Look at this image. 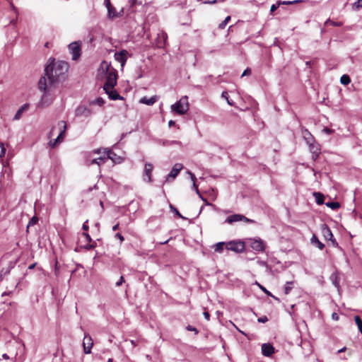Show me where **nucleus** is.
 <instances>
[{
  "instance_id": "obj_1",
  "label": "nucleus",
  "mask_w": 362,
  "mask_h": 362,
  "mask_svg": "<svg viewBox=\"0 0 362 362\" xmlns=\"http://www.w3.org/2000/svg\"><path fill=\"white\" fill-rule=\"evenodd\" d=\"M69 69V64L64 61L54 62L53 59L45 69V76L41 77L38 82L40 90H46L52 87L55 83L64 78Z\"/></svg>"
},
{
  "instance_id": "obj_2",
  "label": "nucleus",
  "mask_w": 362,
  "mask_h": 362,
  "mask_svg": "<svg viewBox=\"0 0 362 362\" xmlns=\"http://www.w3.org/2000/svg\"><path fill=\"white\" fill-rule=\"evenodd\" d=\"M171 110L173 112L178 115H184L189 110L188 97L183 96L178 101L171 105Z\"/></svg>"
},
{
  "instance_id": "obj_3",
  "label": "nucleus",
  "mask_w": 362,
  "mask_h": 362,
  "mask_svg": "<svg viewBox=\"0 0 362 362\" xmlns=\"http://www.w3.org/2000/svg\"><path fill=\"white\" fill-rule=\"evenodd\" d=\"M307 134L309 136L308 138H305V140L307 141V144L309 145V150L312 155V159L313 160H316L320 153V148L317 144L312 142L314 141V138L310 134V133L307 131Z\"/></svg>"
},
{
  "instance_id": "obj_4",
  "label": "nucleus",
  "mask_w": 362,
  "mask_h": 362,
  "mask_svg": "<svg viewBox=\"0 0 362 362\" xmlns=\"http://www.w3.org/2000/svg\"><path fill=\"white\" fill-rule=\"evenodd\" d=\"M226 248L238 253L243 252L245 249V242L240 240H235L227 242Z\"/></svg>"
},
{
  "instance_id": "obj_5",
  "label": "nucleus",
  "mask_w": 362,
  "mask_h": 362,
  "mask_svg": "<svg viewBox=\"0 0 362 362\" xmlns=\"http://www.w3.org/2000/svg\"><path fill=\"white\" fill-rule=\"evenodd\" d=\"M246 245L257 252H263L265 249V243L259 238L247 240L245 242V245Z\"/></svg>"
},
{
  "instance_id": "obj_6",
  "label": "nucleus",
  "mask_w": 362,
  "mask_h": 362,
  "mask_svg": "<svg viewBox=\"0 0 362 362\" xmlns=\"http://www.w3.org/2000/svg\"><path fill=\"white\" fill-rule=\"evenodd\" d=\"M241 221H243L246 223H254L255 222L254 220L248 218L243 214H234L233 215L228 216L225 220L224 223L232 225L236 222Z\"/></svg>"
},
{
  "instance_id": "obj_7",
  "label": "nucleus",
  "mask_w": 362,
  "mask_h": 362,
  "mask_svg": "<svg viewBox=\"0 0 362 362\" xmlns=\"http://www.w3.org/2000/svg\"><path fill=\"white\" fill-rule=\"evenodd\" d=\"M117 85V71L115 69L108 71L103 89L113 88Z\"/></svg>"
},
{
  "instance_id": "obj_8",
  "label": "nucleus",
  "mask_w": 362,
  "mask_h": 362,
  "mask_svg": "<svg viewBox=\"0 0 362 362\" xmlns=\"http://www.w3.org/2000/svg\"><path fill=\"white\" fill-rule=\"evenodd\" d=\"M58 126L61 129V131H60L58 136L56 139L49 141V145L52 148H54L59 143L62 142L64 139V134H65V132L66 129V122L63 120L59 121L58 122Z\"/></svg>"
},
{
  "instance_id": "obj_9",
  "label": "nucleus",
  "mask_w": 362,
  "mask_h": 362,
  "mask_svg": "<svg viewBox=\"0 0 362 362\" xmlns=\"http://www.w3.org/2000/svg\"><path fill=\"white\" fill-rule=\"evenodd\" d=\"M69 49L72 54V59H78L81 55V44L78 42H71L69 45Z\"/></svg>"
},
{
  "instance_id": "obj_10",
  "label": "nucleus",
  "mask_w": 362,
  "mask_h": 362,
  "mask_svg": "<svg viewBox=\"0 0 362 362\" xmlns=\"http://www.w3.org/2000/svg\"><path fill=\"white\" fill-rule=\"evenodd\" d=\"M182 167L183 166L181 163H175L170 172L165 177V182H169L170 180H174L182 169Z\"/></svg>"
},
{
  "instance_id": "obj_11",
  "label": "nucleus",
  "mask_w": 362,
  "mask_h": 362,
  "mask_svg": "<svg viewBox=\"0 0 362 362\" xmlns=\"http://www.w3.org/2000/svg\"><path fill=\"white\" fill-rule=\"evenodd\" d=\"M93 345V341L92 338L88 334H85L83 341V346L84 353L86 354H90Z\"/></svg>"
},
{
  "instance_id": "obj_12",
  "label": "nucleus",
  "mask_w": 362,
  "mask_h": 362,
  "mask_svg": "<svg viewBox=\"0 0 362 362\" xmlns=\"http://www.w3.org/2000/svg\"><path fill=\"white\" fill-rule=\"evenodd\" d=\"M127 54L128 52L126 49H122L119 52H115L114 57L115 60L119 62L121 65L123 66L127 62Z\"/></svg>"
},
{
  "instance_id": "obj_13",
  "label": "nucleus",
  "mask_w": 362,
  "mask_h": 362,
  "mask_svg": "<svg viewBox=\"0 0 362 362\" xmlns=\"http://www.w3.org/2000/svg\"><path fill=\"white\" fill-rule=\"evenodd\" d=\"M168 39V35L165 32L161 31L158 33L156 39V44L158 48H163L165 45Z\"/></svg>"
},
{
  "instance_id": "obj_14",
  "label": "nucleus",
  "mask_w": 362,
  "mask_h": 362,
  "mask_svg": "<svg viewBox=\"0 0 362 362\" xmlns=\"http://www.w3.org/2000/svg\"><path fill=\"white\" fill-rule=\"evenodd\" d=\"M105 153L107 155V156L105 157V160H108V159H110L112 160L115 163H120L122 162L123 160V158L119 156H117L114 151H110V150H108V151H106L105 149Z\"/></svg>"
},
{
  "instance_id": "obj_15",
  "label": "nucleus",
  "mask_w": 362,
  "mask_h": 362,
  "mask_svg": "<svg viewBox=\"0 0 362 362\" xmlns=\"http://www.w3.org/2000/svg\"><path fill=\"white\" fill-rule=\"evenodd\" d=\"M153 166L150 163H146L144 165V180L145 181H147L148 182H152L151 173L153 171Z\"/></svg>"
},
{
  "instance_id": "obj_16",
  "label": "nucleus",
  "mask_w": 362,
  "mask_h": 362,
  "mask_svg": "<svg viewBox=\"0 0 362 362\" xmlns=\"http://www.w3.org/2000/svg\"><path fill=\"white\" fill-rule=\"evenodd\" d=\"M105 93L108 95V98L112 100H123L124 98L121 96L117 91L113 88L103 89Z\"/></svg>"
},
{
  "instance_id": "obj_17",
  "label": "nucleus",
  "mask_w": 362,
  "mask_h": 362,
  "mask_svg": "<svg viewBox=\"0 0 362 362\" xmlns=\"http://www.w3.org/2000/svg\"><path fill=\"white\" fill-rule=\"evenodd\" d=\"M262 353L264 356L269 357L274 353V347L269 343H264L262 346Z\"/></svg>"
},
{
  "instance_id": "obj_18",
  "label": "nucleus",
  "mask_w": 362,
  "mask_h": 362,
  "mask_svg": "<svg viewBox=\"0 0 362 362\" xmlns=\"http://www.w3.org/2000/svg\"><path fill=\"white\" fill-rule=\"evenodd\" d=\"M92 113V111L85 106H79L76 110V116H84L87 117L91 115Z\"/></svg>"
},
{
  "instance_id": "obj_19",
  "label": "nucleus",
  "mask_w": 362,
  "mask_h": 362,
  "mask_svg": "<svg viewBox=\"0 0 362 362\" xmlns=\"http://www.w3.org/2000/svg\"><path fill=\"white\" fill-rule=\"evenodd\" d=\"M52 87H50V88H48L46 90H43L44 91V94L41 97V100H40V104L42 106H48V105H49L51 104L52 99L49 98V95L47 94V92L49 91L52 89Z\"/></svg>"
},
{
  "instance_id": "obj_20",
  "label": "nucleus",
  "mask_w": 362,
  "mask_h": 362,
  "mask_svg": "<svg viewBox=\"0 0 362 362\" xmlns=\"http://www.w3.org/2000/svg\"><path fill=\"white\" fill-rule=\"evenodd\" d=\"M158 97L156 95H153L151 98H147L146 96L141 98L139 100L140 103L145 104L147 105H152L157 101Z\"/></svg>"
},
{
  "instance_id": "obj_21",
  "label": "nucleus",
  "mask_w": 362,
  "mask_h": 362,
  "mask_svg": "<svg viewBox=\"0 0 362 362\" xmlns=\"http://www.w3.org/2000/svg\"><path fill=\"white\" fill-rule=\"evenodd\" d=\"M322 232L325 239L332 240L333 238V234L327 225L323 224L322 226Z\"/></svg>"
},
{
  "instance_id": "obj_22",
  "label": "nucleus",
  "mask_w": 362,
  "mask_h": 362,
  "mask_svg": "<svg viewBox=\"0 0 362 362\" xmlns=\"http://www.w3.org/2000/svg\"><path fill=\"white\" fill-rule=\"evenodd\" d=\"M29 107V105L28 104H24L16 112V113L15 114L14 117H13V120H18L21 118V116L23 115V113L28 110Z\"/></svg>"
},
{
  "instance_id": "obj_23",
  "label": "nucleus",
  "mask_w": 362,
  "mask_h": 362,
  "mask_svg": "<svg viewBox=\"0 0 362 362\" xmlns=\"http://www.w3.org/2000/svg\"><path fill=\"white\" fill-rule=\"evenodd\" d=\"M105 5L107 8V15L110 18H114L118 16V14H113L112 10H114V7L110 3V0H104Z\"/></svg>"
},
{
  "instance_id": "obj_24",
  "label": "nucleus",
  "mask_w": 362,
  "mask_h": 362,
  "mask_svg": "<svg viewBox=\"0 0 362 362\" xmlns=\"http://www.w3.org/2000/svg\"><path fill=\"white\" fill-rule=\"evenodd\" d=\"M329 279L332 284L337 288L339 289V278L337 272H334L330 275Z\"/></svg>"
},
{
  "instance_id": "obj_25",
  "label": "nucleus",
  "mask_w": 362,
  "mask_h": 362,
  "mask_svg": "<svg viewBox=\"0 0 362 362\" xmlns=\"http://www.w3.org/2000/svg\"><path fill=\"white\" fill-rule=\"evenodd\" d=\"M310 242L313 245H315L320 250H322L325 247V245L318 240L317 237L315 235H313L312 236Z\"/></svg>"
},
{
  "instance_id": "obj_26",
  "label": "nucleus",
  "mask_w": 362,
  "mask_h": 362,
  "mask_svg": "<svg viewBox=\"0 0 362 362\" xmlns=\"http://www.w3.org/2000/svg\"><path fill=\"white\" fill-rule=\"evenodd\" d=\"M226 242H219L214 245V251L221 253L223 251L224 247H226Z\"/></svg>"
},
{
  "instance_id": "obj_27",
  "label": "nucleus",
  "mask_w": 362,
  "mask_h": 362,
  "mask_svg": "<svg viewBox=\"0 0 362 362\" xmlns=\"http://www.w3.org/2000/svg\"><path fill=\"white\" fill-rule=\"evenodd\" d=\"M105 156H100L96 158H93L90 162V165L93 164H97L98 165H100L101 164L104 163L105 162Z\"/></svg>"
},
{
  "instance_id": "obj_28",
  "label": "nucleus",
  "mask_w": 362,
  "mask_h": 362,
  "mask_svg": "<svg viewBox=\"0 0 362 362\" xmlns=\"http://www.w3.org/2000/svg\"><path fill=\"white\" fill-rule=\"evenodd\" d=\"M314 196L316 199V202L317 204H324V195L320 192H315Z\"/></svg>"
},
{
  "instance_id": "obj_29",
  "label": "nucleus",
  "mask_w": 362,
  "mask_h": 362,
  "mask_svg": "<svg viewBox=\"0 0 362 362\" xmlns=\"http://www.w3.org/2000/svg\"><path fill=\"white\" fill-rule=\"evenodd\" d=\"M104 103H105V100H103V98H102L100 97L96 98L95 100H91L90 102V105H97L100 107L103 106L104 105Z\"/></svg>"
},
{
  "instance_id": "obj_30",
  "label": "nucleus",
  "mask_w": 362,
  "mask_h": 362,
  "mask_svg": "<svg viewBox=\"0 0 362 362\" xmlns=\"http://www.w3.org/2000/svg\"><path fill=\"white\" fill-rule=\"evenodd\" d=\"M325 204L327 207H329L333 210H336V209H339L340 206L339 203L337 202H327Z\"/></svg>"
},
{
  "instance_id": "obj_31",
  "label": "nucleus",
  "mask_w": 362,
  "mask_h": 362,
  "mask_svg": "<svg viewBox=\"0 0 362 362\" xmlns=\"http://www.w3.org/2000/svg\"><path fill=\"white\" fill-rule=\"evenodd\" d=\"M340 82L343 85H348L351 82V78L349 75L344 74L341 76Z\"/></svg>"
},
{
  "instance_id": "obj_32",
  "label": "nucleus",
  "mask_w": 362,
  "mask_h": 362,
  "mask_svg": "<svg viewBox=\"0 0 362 362\" xmlns=\"http://www.w3.org/2000/svg\"><path fill=\"white\" fill-rule=\"evenodd\" d=\"M156 143L158 144H160V145H162V146H169V145H171L173 144H175V143H176V141H168V140H163V139H157L156 140Z\"/></svg>"
},
{
  "instance_id": "obj_33",
  "label": "nucleus",
  "mask_w": 362,
  "mask_h": 362,
  "mask_svg": "<svg viewBox=\"0 0 362 362\" xmlns=\"http://www.w3.org/2000/svg\"><path fill=\"white\" fill-rule=\"evenodd\" d=\"M354 321L358 326L359 332L362 334V320L358 315L354 317Z\"/></svg>"
},
{
  "instance_id": "obj_34",
  "label": "nucleus",
  "mask_w": 362,
  "mask_h": 362,
  "mask_svg": "<svg viewBox=\"0 0 362 362\" xmlns=\"http://www.w3.org/2000/svg\"><path fill=\"white\" fill-rule=\"evenodd\" d=\"M328 24H330L333 26H335V27H341L342 25H343V23L341 22V21H339V22H336V21H332L330 20L329 18L327 19L325 22V25H327Z\"/></svg>"
},
{
  "instance_id": "obj_35",
  "label": "nucleus",
  "mask_w": 362,
  "mask_h": 362,
  "mask_svg": "<svg viewBox=\"0 0 362 362\" xmlns=\"http://www.w3.org/2000/svg\"><path fill=\"white\" fill-rule=\"evenodd\" d=\"M362 8V0H357L352 4V9L354 11H359Z\"/></svg>"
},
{
  "instance_id": "obj_36",
  "label": "nucleus",
  "mask_w": 362,
  "mask_h": 362,
  "mask_svg": "<svg viewBox=\"0 0 362 362\" xmlns=\"http://www.w3.org/2000/svg\"><path fill=\"white\" fill-rule=\"evenodd\" d=\"M293 288V281H287L284 286L285 294H288Z\"/></svg>"
},
{
  "instance_id": "obj_37",
  "label": "nucleus",
  "mask_w": 362,
  "mask_h": 362,
  "mask_svg": "<svg viewBox=\"0 0 362 362\" xmlns=\"http://www.w3.org/2000/svg\"><path fill=\"white\" fill-rule=\"evenodd\" d=\"M230 21V16H228L224 21H223L219 25L218 28L219 29H223L226 26V25L228 23V22Z\"/></svg>"
},
{
  "instance_id": "obj_38",
  "label": "nucleus",
  "mask_w": 362,
  "mask_h": 362,
  "mask_svg": "<svg viewBox=\"0 0 362 362\" xmlns=\"http://www.w3.org/2000/svg\"><path fill=\"white\" fill-rule=\"evenodd\" d=\"M170 208L171 211H173L177 216H178L179 218H180L182 219H186V218L184 217L173 205L170 204Z\"/></svg>"
},
{
  "instance_id": "obj_39",
  "label": "nucleus",
  "mask_w": 362,
  "mask_h": 362,
  "mask_svg": "<svg viewBox=\"0 0 362 362\" xmlns=\"http://www.w3.org/2000/svg\"><path fill=\"white\" fill-rule=\"evenodd\" d=\"M221 97L225 98L227 100V103L230 105H233V102L232 100L229 99L228 93L227 91H223L221 94Z\"/></svg>"
},
{
  "instance_id": "obj_40",
  "label": "nucleus",
  "mask_w": 362,
  "mask_h": 362,
  "mask_svg": "<svg viewBox=\"0 0 362 362\" xmlns=\"http://www.w3.org/2000/svg\"><path fill=\"white\" fill-rule=\"evenodd\" d=\"M192 189H194L196 191V193L199 196V197L204 202H206V199H204L200 194L199 192V190L198 189V186L197 185L196 183H193L192 184Z\"/></svg>"
},
{
  "instance_id": "obj_41",
  "label": "nucleus",
  "mask_w": 362,
  "mask_h": 362,
  "mask_svg": "<svg viewBox=\"0 0 362 362\" xmlns=\"http://www.w3.org/2000/svg\"><path fill=\"white\" fill-rule=\"evenodd\" d=\"M256 284L258 285V286L260 288V289L264 291L267 296H272L275 299H277L276 298H275L269 291H267L263 286L260 285L259 284H258L257 282H256Z\"/></svg>"
},
{
  "instance_id": "obj_42",
  "label": "nucleus",
  "mask_w": 362,
  "mask_h": 362,
  "mask_svg": "<svg viewBox=\"0 0 362 362\" xmlns=\"http://www.w3.org/2000/svg\"><path fill=\"white\" fill-rule=\"evenodd\" d=\"M280 5H281V1H278L276 4H272L271 6V8H270L271 13L274 12L279 7Z\"/></svg>"
},
{
  "instance_id": "obj_43",
  "label": "nucleus",
  "mask_w": 362,
  "mask_h": 362,
  "mask_svg": "<svg viewBox=\"0 0 362 362\" xmlns=\"http://www.w3.org/2000/svg\"><path fill=\"white\" fill-rule=\"evenodd\" d=\"M186 329L188 330V331H191V332H194V333L197 334H198L199 331L197 330V329L192 325H187L186 327Z\"/></svg>"
},
{
  "instance_id": "obj_44",
  "label": "nucleus",
  "mask_w": 362,
  "mask_h": 362,
  "mask_svg": "<svg viewBox=\"0 0 362 362\" xmlns=\"http://www.w3.org/2000/svg\"><path fill=\"white\" fill-rule=\"evenodd\" d=\"M0 148H1V153H0V158H1V157H3L6 153V148L2 142H0Z\"/></svg>"
},
{
  "instance_id": "obj_45",
  "label": "nucleus",
  "mask_w": 362,
  "mask_h": 362,
  "mask_svg": "<svg viewBox=\"0 0 362 362\" xmlns=\"http://www.w3.org/2000/svg\"><path fill=\"white\" fill-rule=\"evenodd\" d=\"M38 219L37 217L35 216H33L29 221V223H28V226H33L35 225L37 222Z\"/></svg>"
},
{
  "instance_id": "obj_46",
  "label": "nucleus",
  "mask_w": 362,
  "mask_h": 362,
  "mask_svg": "<svg viewBox=\"0 0 362 362\" xmlns=\"http://www.w3.org/2000/svg\"><path fill=\"white\" fill-rule=\"evenodd\" d=\"M115 238H118L119 240V241H120V243H122L124 241V237L119 233H117L115 235Z\"/></svg>"
},
{
  "instance_id": "obj_47",
  "label": "nucleus",
  "mask_w": 362,
  "mask_h": 362,
  "mask_svg": "<svg viewBox=\"0 0 362 362\" xmlns=\"http://www.w3.org/2000/svg\"><path fill=\"white\" fill-rule=\"evenodd\" d=\"M124 281L123 276H121L119 281L116 282L115 286L117 287L120 286Z\"/></svg>"
},
{
  "instance_id": "obj_48",
  "label": "nucleus",
  "mask_w": 362,
  "mask_h": 362,
  "mask_svg": "<svg viewBox=\"0 0 362 362\" xmlns=\"http://www.w3.org/2000/svg\"><path fill=\"white\" fill-rule=\"evenodd\" d=\"M257 321L261 323H264L268 321V318L267 316H262V317L258 318Z\"/></svg>"
},
{
  "instance_id": "obj_49",
  "label": "nucleus",
  "mask_w": 362,
  "mask_h": 362,
  "mask_svg": "<svg viewBox=\"0 0 362 362\" xmlns=\"http://www.w3.org/2000/svg\"><path fill=\"white\" fill-rule=\"evenodd\" d=\"M95 247V243L94 244H88L84 246V248L87 250H91Z\"/></svg>"
},
{
  "instance_id": "obj_50",
  "label": "nucleus",
  "mask_w": 362,
  "mask_h": 362,
  "mask_svg": "<svg viewBox=\"0 0 362 362\" xmlns=\"http://www.w3.org/2000/svg\"><path fill=\"white\" fill-rule=\"evenodd\" d=\"M218 0H206L204 1V4H214L216 3H218Z\"/></svg>"
},
{
  "instance_id": "obj_51",
  "label": "nucleus",
  "mask_w": 362,
  "mask_h": 362,
  "mask_svg": "<svg viewBox=\"0 0 362 362\" xmlns=\"http://www.w3.org/2000/svg\"><path fill=\"white\" fill-rule=\"evenodd\" d=\"M251 74V69L250 68H247L243 73L242 74V76H247Z\"/></svg>"
},
{
  "instance_id": "obj_52",
  "label": "nucleus",
  "mask_w": 362,
  "mask_h": 362,
  "mask_svg": "<svg viewBox=\"0 0 362 362\" xmlns=\"http://www.w3.org/2000/svg\"><path fill=\"white\" fill-rule=\"evenodd\" d=\"M83 235L85 236V238L88 242L90 243L92 241V239L88 233H83Z\"/></svg>"
},
{
  "instance_id": "obj_53",
  "label": "nucleus",
  "mask_w": 362,
  "mask_h": 362,
  "mask_svg": "<svg viewBox=\"0 0 362 362\" xmlns=\"http://www.w3.org/2000/svg\"><path fill=\"white\" fill-rule=\"evenodd\" d=\"M332 319L337 321L339 320V315L337 313H333L332 314Z\"/></svg>"
},
{
  "instance_id": "obj_54",
  "label": "nucleus",
  "mask_w": 362,
  "mask_h": 362,
  "mask_svg": "<svg viewBox=\"0 0 362 362\" xmlns=\"http://www.w3.org/2000/svg\"><path fill=\"white\" fill-rule=\"evenodd\" d=\"M189 175H190V177H191V180L192 181L193 183H196L197 182V177L196 176L194 175V174L189 172Z\"/></svg>"
},
{
  "instance_id": "obj_55",
  "label": "nucleus",
  "mask_w": 362,
  "mask_h": 362,
  "mask_svg": "<svg viewBox=\"0 0 362 362\" xmlns=\"http://www.w3.org/2000/svg\"><path fill=\"white\" fill-rule=\"evenodd\" d=\"M88 222V220L83 224L82 229L85 231L88 230V226L86 224Z\"/></svg>"
},
{
  "instance_id": "obj_56",
  "label": "nucleus",
  "mask_w": 362,
  "mask_h": 362,
  "mask_svg": "<svg viewBox=\"0 0 362 362\" xmlns=\"http://www.w3.org/2000/svg\"><path fill=\"white\" fill-rule=\"evenodd\" d=\"M329 240L332 242L333 246H334V247L338 246V243L336 241V240L334 238V237L332 238V240Z\"/></svg>"
},
{
  "instance_id": "obj_57",
  "label": "nucleus",
  "mask_w": 362,
  "mask_h": 362,
  "mask_svg": "<svg viewBox=\"0 0 362 362\" xmlns=\"http://www.w3.org/2000/svg\"><path fill=\"white\" fill-rule=\"evenodd\" d=\"M281 4H283V5H291L292 2H291V1H281Z\"/></svg>"
},
{
  "instance_id": "obj_58",
  "label": "nucleus",
  "mask_w": 362,
  "mask_h": 362,
  "mask_svg": "<svg viewBox=\"0 0 362 362\" xmlns=\"http://www.w3.org/2000/svg\"><path fill=\"white\" fill-rule=\"evenodd\" d=\"M323 132H325V133L329 134H331L332 132V130L329 129V128H327V127H325V128H324Z\"/></svg>"
},
{
  "instance_id": "obj_59",
  "label": "nucleus",
  "mask_w": 362,
  "mask_h": 362,
  "mask_svg": "<svg viewBox=\"0 0 362 362\" xmlns=\"http://www.w3.org/2000/svg\"><path fill=\"white\" fill-rule=\"evenodd\" d=\"M128 3L130 7H133L134 5L136 4V0H129Z\"/></svg>"
},
{
  "instance_id": "obj_60",
  "label": "nucleus",
  "mask_w": 362,
  "mask_h": 362,
  "mask_svg": "<svg viewBox=\"0 0 362 362\" xmlns=\"http://www.w3.org/2000/svg\"><path fill=\"white\" fill-rule=\"evenodd\" d=\"M204 316L206 320H209L210 315H209V313L208 312H204Z\"/></svg>"
},
{
  "instance_id": "obj_61",
  "label": "nucleus",
  "mask_w": 362,
  "mask_h": 362,
  "mask_svg": "<svg viewBox=\"0 0 362 362\" xmlns=\"http://www.w3.org/2000/svg\"><path fill=\"white\" fill-rule=\"evenodd\" d=\"M118 228H119V223H117V224H115V226H112V230L113 231L117 230Z\"/></svg>"
},
{
  "instance_id": "obj_62",
  "label": "nucleus",
  "mask_w": 362,
  "mask_h": 362,
  "mask_svg": "<svg viewBox=\"0 0 362 362\" xmlns=\"http://www.w3.org/2000/svg\"><path fill=\"white\" fill-rule=\"evenodd\" d=\"M175 124V121H173V120H170V121L168 122V126H169V127H172V126H173Z\"/></svg>"
},
{
  "instance_id": "obj_63",
  "label": "nucleus",
  "mask_w": 362,
  "mask_h": 362,
  "mask_svg": "<svg viewBox=\"0 0 362 362\" xmlns=\"http://www.w3.org/2000/svg\"><path fill=\"white\" fill-rule=\"evenodd\" d=\"M36 263H33L28 267V269H33L35 267Z\"/></svg>"
},
{
  "instance_id": "obj_64",
  "label": "nucleus",
  "mask_w": 362,
  "mask_h": 362,
  "mask_svg": "<svg viewBox=\"0 0 362 362\" xmlns=\"http://www.w3.org/2000/svg\"><path fill=\"white\" fill-rule=\"evenodd\" d=\"M346 349V348L345 346H344V347H343V348H341V349H339V350L338 351V353H342V352L345 351Z\"/></svg>"
}]
</instances>
